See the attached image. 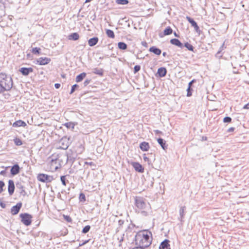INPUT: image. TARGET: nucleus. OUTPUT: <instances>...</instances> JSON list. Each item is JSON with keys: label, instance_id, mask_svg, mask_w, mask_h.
<instances>
[{"label": "nucleus", "instance_id": "nucleus-42", "mask_svg": "<svg viewBox=\"0 0 249 249\" xmlns=\"http://www.w3.org/2000/svg\"><path fill=\"white\" fill-rule=\"evenodd\" d=\"M90 229V226L89 225H87L85 227L83 228L82 231V232L83 233H87L89 231Z\"/></svg>", "mask_w": 249, "mask_h": 249}, {"label": "nucleus", "instance_id": "nucleus-3", "mask_svg": "<svg viewBox=\"0 0 249 249\" xmlns=\"http://www.w3.org/2000/svg\"><path fill=\"white\" fill-rule=\"evenodd\" d=\"M67 163L71 164V165L76 161L78 154L74 150L69 149L66 153Z\"/></svg>", "mask_w": 249, "mask_h": 249}, {"label": "nucleus", "instance_id": "nucleus-62", "mask_svg": "<svg viewBox=\"0 0 249 249\" xmlns=\"http://www.w3.org/2000/svg\"><path fill=\"white\" fill-rule=\"evenodd\" d=\"M125 22H126V23H127V26L128 28H129V27H130V26H131L130 23L129 22H128V21H125Z\"/></svg>", "mask_w": 249, "mask_h": 249}, {"label": "nucleus", "instance_id": "nucleus-43", "mask_svg": "<svg viewBox=\"0 0 249 249\" xmlns=\"http://www.w3.org/2000/svg\"><path fill=\"white\" fill-rule=\"evenodd\" d=\"M78 88H79V86L77 84H75L73 85L71 87V91L70 92V94H72L75 91V90L77 89Z\"/></svg>", "mask_w": 249, "mask_h": 249}, {"label": "nucleus", "instance_id": "nucleus-8", "mask_svg": "<svg viewBox=\"0 0 249 249\" xmlns=\"http://www.w3.org/2000/svg\"><path fill=\"white\" fill-rule=\"evenodd\" d=\"M186 18L187 21L191 24L192 26L194 28L196 32L200 34V30L199 29V27L194 19L188 16H187Z\"/></svg>", "mask_w": 249, "mask_h": 249}, {"label": "nucleus", "instance_id": "nucleus-10", "mask_svg": "<svg viewBox=\"0 0 249 249\" xmlns=\"http://www.w3.org/2000/svg\"><path fill=\"white\" fill-rule=\"evenodd\" d=\"M36 61V64H38L39 65H45L49 64L51 62V59L48 57H41L37 59Z\"/></svg>", "mask_w": 249, "mask_h": 249}, {"label": "nucleus", "instance_id": "nucleus-38", "mask_svg": "<svg viewBox=\"0 0 249 249\" xmlns=\"http://www.w3.org/2000/svg\"><path fill=\"white\" fill-rule=\"evenodd\" d=\"M40 48L37 47L33 48L32 50V53L35 54H40Z\"/></svg>", "mask_w": 249, "mask_h": 249}, {"label": "nucleus", "instance_id": "nucleus-55", "mask_svg": "<svg viewBox=\"0 0 249 249\" xmlns=\"http://www.w3.org/2000/svg\"><path fill=\"white\" fill-rule=\"evenodd\" d=\"M234 129H235L234 127H231L229 128L228 129L227 132H233L234 130Z\"/></svg>", "mask_w": 249, "mask_h": 249}, {"label": "nucleus", "instance_id": "nucleus-21", "mask_svg": "<svg viewBox=\"0 0 249 249\" xmlns=\"http://www.w3.org/2000/svg\"><path fill=\"white\" fill-rule=\"evenodd\" d=\"M139 147L142 151H147L150 148L149 143L146 142H141L140 144Z\"/></svg>", "mask_w": 249, "mask_h": 249}, {"label": "nucleus", "instance_id": "nucleus-56", "mask_svg": "<svg viewBox=\"0 0 249 249\" xmlns=\"http://www.w3.org/2000/svg\"><path fill=\"white\" fill-rule=\"evenodd\" d=\"M6 174V170H2L0 172V174L2 176H5Z\"/></svg>", "mask_w": 249, "mask_h": 249}, {"label": "nucleus", "instance_id": "nucleus-11", "mask_svg": "<svg viewBox=\"0 0 249 249\" xmlns=\"http://www.w3.org/2000/svg\"><path fill=\"white\" fill-rule=\"evenodd\" d=\"M70 165L71 167L69 169V173L72 174L77 172L78 166H80V163L79 161L77 162L76 161L72 165L71 164Z\"/></svg>", "mask_w": 249, "mask_h": 249}, {"label": "nucleus", "instance_id": "nucleus-18", "mask_svg": "<svg viewBox=\"0 0 249 249\" xmlns=\"http://www.w3.org/2000/svg\"><path fill=\"white\" fill-rule=\"evenodd\" d=\"M196 79H193L192 80H191L188 84V88L187 89V97H190L192 96V91H193V89L192 88V86L193 85V84L196 82Z\"/></svg>", "mask_w": 249, "mask_h": 249}, {"label": "nucleus", "instance_id": "nucleus-33", "mask_svg": "<svg viewBox=\"0 0 249 249\" xmlns=\"http://www.w3.org/2000/svg\"><path fill=\"white\" fill-rule=\"evenodd\" d=\"M94 74H98L100 76L103 75V70L102 69L94 68L93 71Z\"/></svg>", "mask_w": 249, "mask_h": 249}, {"label": "nucleus", "instance_id": "nucleus-25", "mask_svg": "<svg viewBox=\"0 0 249 249\" xmlns=\"http://www.w3.org/2000/svg\"><path fill=\"white\" fill-rule=\"evenodd\" d=\"M16 186L18 189L20 190L19 193L21 195L24 196L26 195L27 193L24 190V187L22 185L21 183H17Z\"/></svg>", "mask_w": 249, "mask_h": 249}, {"label": "nucleus", "instance_id": "nucleus-39", "mask_svg": "<svg viewBox=\"0 0 249 249\" xmlns=\"http://www.w3.org/2000/svg\"><path fill=\"white\" fill-rule=\"evenodd\" d=\"M129 2L128 0H116V3L120 5H126Z\"/></svg>", "mask_w": 249, "mask_h": 249}, {"label": "nucleus", "instance_id": "nucleus-50", "mask_svg": "<svg viewBox=\"0 0 249 249\" xmlns=\"http://www.w3.org/2000/svg\"><path fill=\"white\" fill-rule=\"evenodd\" d=\"M64 219L68 222H72V219L71 217L69 215H64Z\"/></svg>", "mask_w": 249, "mask_h": 249}, {"label": "nucleus", "instance_id": "nucleus-44", "mask_svg": "<svg viewBox=\"0 0 249 249\" xmlns=\"http://www.w3.org/2000/svg\"><path fill=\"white\" fill-rule=\"evenodd\" d=\"M143 160L145 162H148V164L150 165V164H152L151 160H150V159L148 157H146V154H143Z\"/></svg>", "mask_w": 249, "mask_h": 249}, {"label": "nucleus", "instance_id": "nucleus-30", "mask_svg": "<svg viewBox=\"0 0 249 249\" xmlns=\"http://www.w3.org/2000/svg\"><path fill=\"white\" fill-rule=\"evenodd\" d=\"M86 73L85 72H82L80 74L78 75L75 78V81L76 82H80L82 81L83 79L86 77Z\"/></svg>", "mask_w": 249, "mask_h": 249}, {"label": "nucleus", "instance_id": "nucleus-4", "mask_svg": "<svg viewBox=\"0 0 249 249\" xmlns=\"http://www.w3.org/2000/svg\"><path fill=\"white\" fill-rule=\"evenodd\" d=\"M21 218V222L25 226H30L32 223L33 216L28 213H22L19 214Z\"/></svg>", "mask_w": 249, "mask_h": 249}, {"label": "nucleus", "instance_id": "nucleus-13", "mask_svg": "<svg viewBox=\"0 0 249 249\" xmlns=\"http://www.w3.org/2000/svg\"><path fill=\"white\" fill-rule=\"evenodd\" d=\"M20 168L18 164L16 163L11 167L10 174L14 176L20 172Z\"/></svg>", "mask_w": 249, "mask_h": 249}, {"label": "nucleus", "instance_id": "nucleus-51", "mask_svg": "<svg viewBox=\"0 0 249 249\" xmlns=\"http://www.w3.org/2000/svg\"><path fill=\"white\" fill-rule=\"evenodd\" d=\"M124 224V220H119L118 221V224H119V228H121V227L123 226V225ZM118 229V228H117Z\"/></svg>", "mask_w": 249, "mask_h": 249}, {"label": "nucleus", "instance_id": "nucleus-52", "mask_svg": "<svg viewBox=\"0 0 249 249\" xmlns=\"http://www.w3.org/2000/svg\"><path fill=\"white\" fill-rule=\"evenodd\" d=\"M90 79H86L83 83L84 86L85 87L87 86L90 82Z\"/></svg>", "mask_w": 249, "mask_h": 249}, {"label": "nucleus", "instance_id": "nucleus-19", "mask_svg": "<svg viewBox=\"0 0 249 249\" xmlns=\"http://www.w3.org/2000/svg\"><path fill=\"white\" fill-rule=\"evenodd\" d=\"M159 249H171L169 245V240L165 239L162 241L159 246Z\"/></svg>", "mask_w": 249, "mask_h": 249}, {"label": "nucleus", "instance_id": "nucleus-45", "mask_svg": "<svg viewBox=\"0 0 249 249\" xmlns=\"http://www.w3.org/2000/svg\"><path fill=\"white\" fill-rule=\"evenodd\" d=\"M79 199L80 201L84 202L86 201V196L84 193H81L79 195Z\"/></svg>", "mask_w": 249, "mask_h": 249}, {"label": "nucleus", "instance_id": "nucleus-40", "mask_svg": "<svg viewBox=\"0 0 249 249\" xmlns=\"http://www.w3.org/2000/svg\"><path fill=\"white\" fill-rule=\"evenodd\" d=\"M13 141L15 144L17 146H20L22 144V141L18 138H15Z\"/></svg>", "mask_w": 249, "mask_h": 249}, {"label": "nucleus", "instance_id": "nucleus-31", "mask_svg": "<svg viewBox=\"0 0 249 249\" xmlns=\"http://www.w3.org/2000/svg\"><path fill=\"white\" fill-rule=\"evenodd\" d=\"M118 48L122 50H125L127 48V45L124 42H119L118 43Z\"/></svg>", "mask_w": 249, "mask_h": 249}, {"label": "nucleus", "instance_id": "nucleus-36", "mask_svg": "<svg viewBox=\"0 0 249 249\" xmlns=\"http://www.w3.org/2000/svg\"><path fill=\"white\" fill-rule=\"evenodd\" d=\"M184 47H185L188 50L194 52V47L188 42H186L183 45Z\"/></svg>", "mask_w": 249, "mask_h": 249}, {"label": "nucleus", "instance_id": "nucleus-28", "mask_svg": "<svg viewBox=\"0 0 249 249\" xmlns=\"http://www.w3.org/2000/svg\"><path fill=\"white\" fill-rule=\"evenodd\" d=\"M185 210H186L185 206H182L180 208V209L179 211L180 217L178 218V220H179L180 221H183V219L184 218V216L185 215Z\"/></svg>", "mask_w": 249, "mask_h": 249}, {"label": "nucleus", "instance_id": "nucleus-47", "mask_svg": "<svg viewBox=\"0 0 249 249\" xmlns=\"http://www.w3.org/2000/svg\"><path fill=\"white\" fill-rule=\"evenodd\" d=\"M4 186V182L3 181L0 180V194L3 191V188Z\"/></svg>", "mask_w": 249, "mask_h": 249}, {"label": "nucleus", "instance_id": "nucleus-16", "mask_svg": "<svg viewBox=\"0 0 249 249\" xmlns=\"http://www.w3.org/2000/svg\"><path fill=\"white\" fill-rule=\"evenodd\" d=\"M19 71L23 75L27 76L30 73L32 72L33 71V69L31 67H30V68L22 67L19 69Z\"/></svg>", "mask_w": 249, "mask_h": 249}, {"label": "nucleus", "instance_id": "nucleus-6", "mask_svg": "<svg viewBox=\"0 0 249 249\" xmlns=\"http://www.w3.org/2000/svg\"><path fill=\"white\" fill-rule=\"evenodd\" d=\"M135 204L136 206L140 209H143L146 206L144 198L142 197L136 196L135 197Z\"/></svg>", "mask_w": 249, "mask_h": 249}, {"label": "nucleus", "instance_id": "nucleus-34", "mask_svg": "<svg viewBox=\"0 0 249 249\" xmlns=\"http://www.w3.org/2000/svg\"><path fill=\"white\" fill-rule=\"evenodd\" d=\"M172 33L173 30L170 26H168V27L166 28L163 31L164 35L165 36L170 35L172 34Z\"/></svg>", "mask_w": 249, "mask_h": 249}, {"label": "nucleus", "instance_id": "nucleus-37", "mask_svg": "<svg viewBox=\"0 0 249 249\" xmlns=\"http://www.w3.org/2000/svg\"><path fill=\"white\" fill-rule=\"evenodd\" d=\"M64 125L68 128L73 129L75 126V124L72 122H68L64 124Z\"/></svg>", "mask_w": 249, "mask_h": 249}, {"label": "nucleus", "instance_id": "nucleus-49", "mask_svg": "<svg viewBox=\"0 0 249 249\" xmlns=\"http://www.w3.org/2000/svg\"><path fill=\"white\" fill-rule=\"evenodd\" d=\"M223 53L221 51L218 50L217 53L215 54V57L218 58H221L222 57Z\"/></svg>", "mask_w": 249, "mask_h": 249}, {"label": "nucleus", "instance_id": "nucleus-22", "mask_svg": "<svg viewBox=\"0 0 249 249\" xmlns=\"http://www.w3.org/2000/svg\"><path fill=\"white\" fill-rule=\"evenodd\" d=\"M149 51L157 55H160L161 53V50L154 46L151 47Z\"/></svg>", "mask_w": 249, "mask_h": 249}, {"label": "nucleus", "instance_id": "nucleus-54", "mask_svg": "<svg viewBox=\"0 0 249 249\" xmlns=\"http://www.w3.org/2000/svg\"><path fill=\"white\" fill-rule=\"evenodd\" d=\"M89 240H85L84 242H83L81 244H80L79 246V247H81V246H82L84 245H85L86 244L88 243L89 242Z\"/></svg>", "mask_w": 249, "mask_h": 249}, {"label": "nucleus", "instance_id": "nucleus-26", "mask_svg": "<svg viewBox=\"0 0 249 249\" xmlns=\"http://www.w3.org/2000/svg\"><path fill=\"white\" fill-rule=\"evenodd\" d=\"M99 39L97 37H93L88 40L89 45L90 47L95 46L98 43Z\"/></svg>", "mask_w": 249, "mask_h": 249}, {"label": "nucleus", "instance_id": "nucleus-29", "mask_svg": "<svg viewBox=\"0 0 249 249\" xmlns=\"http://www.w3.org/2000/svg\"><path fill=\"white\" fill-rule=\"evenodd\" d=\"M79 36L77 33H73L69 36V39L70 40H77L79 39Z\"/></svg>", "mask_w": 249, "mask_h": 249}, {"label": "nucleus", "instance_id": "nucleus-20", "mask_svg": "<svg viewBox=\"0 0 249 249\" xmlns=\"http://www.w3.org/2000/svg\"><path fill=\"white\" fill-rule=\"evenodd\" d=\"M170 43L176 46H178L179 48H183L184 47L183 44L181 42V41L177 38H173L170 40Z\"/></svg>", "mask_w": 249, "mask_h": 249}, {"label": "nucleus", "instance_id": "nucleus-12", "mask_svg": "<svg viewBox=\"0 0 249 249\" xmlns=\"http://www.w3.org/2000/svg\"><path fill=\"white\" fill-rule=\"evenodd\" d=\"M132 165L135 170L139 173H142L144 172V168L138 162H133Z\"/></svg>", "mask_w": 249, "mask_h": 249}, {"label": "nucleus", "instance_id": "nucleus-60", "mask_svg": "<svg viewBox=\"0 0 249 249\" xmlns=\"http://www.w3.org/2000/svg\"><path fill=\"white\" fill-rule=\"evenodd\" d=\"M243 108L244 109H249V103L246 104L244 107H243Z\"/></svg>", "mask_w": 249, "mask_h": 249}, {"label": "nucleus", "instance_id": "nucleus-61", "mask_svg": "<svg viewBox=\"0 0 249 249\" xmlns=\"http://www.w3.org/2000/svg\"><path fill=\"white\" fill-rule=\"evenodd\" d=\"M141 43L143 46H144L145 47H146L147 46V44L145 41H142Z\"/></svg>", "mask_w": 249, "mask_h": 249}, {"label": "nucleus", "instance_id": "nucleus-15", "mask_svg": "<svg viewBox=\"0 0 249 249\" xmlns=\"http://www.w3.org/2000/svg\"><path fill=\"white\" fill-rule=\"evenodd\" d=\"M59 143L61 144V148L64 150L67 149L69 146V140L66 138H62Z\"/></svg>", "mask_w": 249, "mask_h": 249}, {"label": "nucleus", "instance_id": "nucleus-24", "mask_svg": "<svg viewBox=\"0 0 249 249\" xmlns=\"http://www.w3.org/2000/svg\"><path fill=\"white\" fill-rule=\"evenodd\" d=\"M157 142L163 150H165L167 149V144L163 139L159 138L157 139Z\"/></svg>", "mask_w": 249, "mask_h": 249}, {"label": "nucleus", "instance_id": "nucleus-14", "mask_svg": "<svg viewBox=\"0 0 249 249\" xmlns=\"http://www.w3.org/2000/svg\"><path fill=\"white\" fill-rule=\"evenodd\" d=\"M15 186L13 180H8V192L9 194L11 196L13 194L15 191Z\"/></svg>", "mask_w": 249, "mask_h": 249}, {"label": "nucleus", "instance_id": "nucleus-7", "mask_svg": "<svg viewBox=\"0 0 249 249\" xmlns=\"http://www.w3.org/2000/svg\"><path fill=\"white\" fill-rule=\"evenodd\" d=\"M49 159H51L49 164L51 169H54L55 171H56L61 167V164L58 163V161H59V159H53L51 157L49 158Z\"/></svg>", "mask_w": 249, "mask_h": 249}, {"label": "nucleus", "instance_id": "nucleus-27", "mask_svg": "<svg viewBox=\"0 0 249 249\" xmlns=\"http://www.w3.org/2000/svg\"><path fill=\"white\" fill-rule=\"evenodd\" d=\"M26 124L23 121L21 120H19L18 121H16L13 124V127H19V126H23L25 127L26 126Z\"/></svg>", "mask_w": 249, "mask_h": 249}, {"label": "nucleus", "instance_id": "nucleus-17", "mask_svg": "<svg viewBox=\"0 0 249 249\" xmlns=\"http://www.w3.org/2000/svg\"><path fill=\"white\" fill-rule=\"evenodd\" d=\"M73 150L75 152H76V153L78 155L81 154L85 150V147L82 144H81L80 143H78L77 144L76 146L74 148Z\"/></svg>", "mask_w": 249, "mask_h": 249}, {"label": "nucleus", "instance_id": "nucleus-53", "mask_svg": "<svg viewBox=\"0 0 249 249\" xmlns=\"http://www.w3.org/2000/svg\"><path fill=\"white\" fill-rule=\"evenodd\" d=\"M226 48V46H225V42H224L223 43V44H222V45L221 46V47L219 48V50L221 51V52H222Z\"/></svg>", "mask_w": 249, "mask_h": 249}, {"label": "nucleus", "instance_id": "nucleus-1", "mask_svg": "<svg viewBox=\"0 0 249 249\" xmlns=\"http://www.w3.org/2000/svg\"><path fill=\"white\" fill-rule=\"evenodd\" d=\"M152 233L148 230H142L137 232L135 235V244L137 247L143 248L148 247L152 243Z\"/></svg>", "mask_w": 249, "mask_h": 249}, {"label": "nucleus", "instance_id": "nucleus-41", "mask_svg": "<svg viewBox=\"0 0 249 249\" xmlns=\"http://www.w3.org/2000/svg\"><path fill=\"white\" fill-rule=\"evenodd\" d=\"M60 180L62 182V184L66 186L67 182H68V180L66 179V176H62L60 177Z\"/></svg>", "mask_w": 249, "mask_h": 249}, {"label": "nucleus", "instance_id": "nucleus-46", "mask_svg": "<svg viewBox=\"0 0 249 249\" xmlns=\"http://www.w3.org/2000/svg\"><path fill=\"white\" fill-rule=\"evenodd\" d=\"M231 120H232L231 118L230 117H228V116L225 117L223 119V122L224 123H229L231 122Z\"/></svg>", "mask_w": 249, "mask_h": 249}, {"label": "nucleus", "instance_id": "nucleus-5", "mask_svg": "<svg viewBox=\"0 0 249 249\" xmlns=\"http://www.w3.org/2000/svg\"><path fill=\"white\" fill-rule=\"evenodd\" d=\"M37 179L42 182L49 183L51 182L53 178V176L48 175L45 174H39L37 177Z\"/></svg>", "mask_w": 249, "mask_h": 249}, {"label": "nucleus", "instance_id": "nucleus-32", "mask_svg": "<svg viewBox=\"0 0 249 249\" xmlns=\"http://www.w3.org/2000/svg\"><path fill=\"white\" fill-rule=\"evenodd\" d=\"M106 34L107 36L111 38H114L115 37V35L113 32V31L110 29H107L106 30Z\"/></svg>", "mask_w": 249, "mask_h": 249}, {"label": "nucleus", "instance_id": "nucleus-48", "mask_svg": "<svg viewBox=\"0 0 249 249\" xmlns=\"http://www.w3.org/2000/svg\"><path fill=\"white\" fill-rule=\"evenodd\" d=\"M141 69V66L140 65H136L134 68V73H136L138 72Z\"/></svg>", "mask_w": 249, "mask_h": 249}, {"label": "nucleus", "instance_id": "nucleus-23", "mask_svg": "<svg viewBox=\"0 0 249 249\" xmlns=\"http://www.w3.org/2000/svg\"><path fill=\"white\" fill-rule=\"evenodd\" d=\"M167 73V70L166 68L164 67H161L158 69L157 74L160 77H164Z\"/></svg>", "mask_w": 249, "mask_h": 249}, {"label": "nucleus", "instance_id": "nucleus-59", "mask_svg": "<svg viewBox=\"0 0 249 249\" xmlns=\"http://www.w3.org/2000/svg\"><path fill=\"white\" fill-rule=\"evenodd\" d=\"M141 213L142 215H144V216H147V213L146 212V211H142L141 212Z\"/></svg>", "mask_w": 249, "mask_h": 249}, {"label": "nucleus", "instance_id": "nucleus-35", "mask_svg": "<svg viewBox=\"0 0 249 249\" xmlns=\"http://www.w3.org/2000/svg\"><path fill=\"white\" fill-rule=\"evenodd\" d=\"M134 227L135 225L133 224H130L128 226L125 231L127 235H128V234L132 232V231L133 230Z\"/></svg>", "mask_w": 249, "mask_h": 249}, {"label": "nucleus", "instance_id": "nucleus-64", "mask_svg": "<svg viewBox=\"0 0 249 249\" xmlns=\"http://www.w3.org/2000/svg\"><path fill=\"white\" fill-rule=\"evenodd\" d=\"M166 55H167V53H166V52H163V53H162V55H163V56H166Z\"/></svg>", "mask_w": 249, "mask_h": 249}, {"label": "nucleus", "instance_id": "nucleus-58", "mask_svg": "<svg viewBox=\"0 0 249 249\" xmlns=\"http://www.w3.org/2000/svg\"><path fill=\"white\" fill-rule=\"evenodd\" d=\"M54 87L56 89H59L60 87V84L59 83H55L54 84Z\"/></svg>", "mask_w": 249, "mask_h": 249}, {"label": "nucleus", "instance_id": "nucleus-2", "mask_svg": "<svg viewBox=\"0 0 249 249\" xmlns=\"http://www.w3.org/2000/svg\"><path fill=\"white\" fill-rule=\"evenodd\" d=\"M13 85L12 78L4 73H0V93L9 91Z\"/></svg>", "mask_w": 249, "mask_h": 249}, {"label": "nucleus", "instance_id": "nucleus-9", "mask_svg": "<svg viewBox=\"0 0 249 249\" xmlns=\"http://www.w3.org/2000/svg\"><path fill=\"white\" fill-rule=\"evenodd\" d=\"M22 206V203L21 202H19L14 206H13L11 209V213L12 215L17 214L20 209L21 208Z\"/></svg>", "mask_w": 249, "mask_h": 249}, {"label": "nucleus", "instance_id": "nucleus-63", "mask_svg": "<svg viewBox=\"0 0 249 249\" xmlns=\"http://www.w3.org/2000/svg\"><path fill=\"white\" fill-rule=\"evenodd\" d=\"M155 132H156V133H157V134H158V133H161V131H160V130H156V131H155Z\"/></svg>", "mask_w": 249, "mask_h": 249}, {"label": "nucleus", "instance_id": "nucleus-57", "mask_svg": "<svg viewBox=\"0 0 249 249\" xmlns=\"http://www.w3.org/2000/svg\"><path fill=\"white\" fill-rule=\"evenodd\" d=\"M0 206L2 208H5L6 207L5 204H4L3 202L1 201L0 202Z\"/></svg>", "mask_w": 249, "mask_h": 249}]
</instances>
